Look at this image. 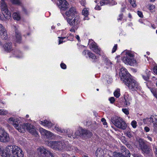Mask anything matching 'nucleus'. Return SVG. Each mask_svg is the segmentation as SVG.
I'll return each instance as SVG.
<instances>
[{
  "instance_id": "nucleus-1",
  "label": "nucleus",
  "mask_w": 157,
  "mask_h": 157,
  "mask_svg": "<svg viewBox=\"0 0 157 157\" xmlns=\"http://www.w3.org/2000/svg\"><path fill=\"white\" fill-rule=\"evenodd\" d=\"M8 123L13 125L19 132H24L27 130L30 133L36 137L38 135L35 127L28 123H21L20 120L17 118L11 117L7 120Z\"/></svg>"
},
{
  "instance_id": "nucleus-2",
  "label": "nucleus",
  "mask_w": 157,
  "mask_h": 157,
  "mask_svg": "<svg viewBox=\"0 0 157 157\" xmlns=\"http://www.w3.org/2000/svg\"><path fill=\"white\" fill-rule=\"evenodd\" d=\"M120 75L121 80L130 90L132 91L140 90L141 87L139 83L132 78V76L128 73L125 68H121Z\"/></svg>"
},
{
  "instance_id": "nucleus-3",
  "label": "nucleus",
  "mask_w": 157,
  "mask_h": 157,
  "mask_svg": "<svg viewBox=\"0 0 157 157\" xmlns=\"http://www.w3.org/2000/svg\"><path fill=\"white\" fill-rule=\"evenodd\" d=\"M48 146L56 151H77L78 149L75 147H72L69 142L63 140L59 141H51L48 143Z\"/></svg>"
},
{
  "instance_id": "nucleus-4",
  "label": "nucleus",
  "mask_w": 157,
  "mask_h": 157,
  "mask_svg": "<svg viewBox=\"0 0 157 157\" xmlns=\"http://www.w3.org/2000/svg\"><path fill=\"white\" fill-rule=\"evenodd\" d=\"M7 151L6 157H24L23 152L21 149L15 145H9L6 148Z\"/></svg>"
},
{
  "instance_id": "nucleus-5",
  "label": "nucleus",
  "mask_w": 157,
  "mask_h": 157,
  "mask_svg": "<svg viewBox=\"0 0 157 157\" xmlns=\"http://www.w3.org/2000/svg\"><path fill=\"white\" fill-rule=\"evenodd\" d=\"M122 54L124 55L122 60L125 64L132 66H137V63L136 60L133 58L134 55L132 52L126 51L122 52Z\"/></svg>"
},
{
  "instance_id": "nucleus-6",
  "label": "nucleus",
  "mask_w": 157,
  "mask_h": 157,
  "mask_svg": "<svg viewBox=\"0 0 157 157\" xmlns=\"http://www.w3.org/2000/svg\"><path fill=\"white\" fill-rule=\"evenodd\" d=\"M111 121L116 127L123 130L125 129L127 127L126 123L121 117L117 116L112 117L111 119Z\"/></svg>"
},
{
  "instance_id": "nucleus-7",
  "label": "nucleus",
  "mask_w": 157,
  "mask_h": 157,
  "mask_svg": "<svg viewBox=\"0 0 157 157\" xmlns=\"http://www.w3.org/2000/svg\"><path fill=\"white\" fill-rule=\"evenodd\" d=\"M144 123L149 124L152 123L153 132L157 133V115H153L150 118H146L143 119Z\"/></svg>"
},
{
  "instance_id": "nucleus-8",
  "label": "nucleus",
  "mask_w": 157,
  "mask_h": 157,
  "mask_svg": "<svg viewBox=\"0 0 157 157\" xmlns=\"http://www.w3.org/2000/svg\"><path fill=\"white\" fill-rule=\"evenodd\" d=\"M37 154L38 157H54L50 151L43 147L37 149Z\"/></svg>"
},
{
  "instance_id": "nucleus-9",
  "label": "nucleus",
  "mask_w": 157,
  "mask_h": 157,
  "mask_svg": "<svg viewBox=\"0 0 157 157\" xmlns=\"http://www.w3.org/2000/svg\"><path fill=\"white\" fill-rule=\"evenodd\" d=\"M6 0H1V6L2 8L1 11L5 18L7 20L11 17V13L7 8V5L5 2Z\"/></svg>"
},
{
  "instance_id": "nucleus-10",
  "label": "nucleus",
  "mask_w": 157,
  "mask_h": 157,
  "mask_svg": "<svg viewBox=\"0 0 157 157\" xmlns=\"http://www.w3.org/2000/svg\"><path fill=\"white\" fill-rule=\"evenodd\" d=\"M75 134L76 136H79L84 138H90L92 135L91 132L87 130L82 129L77 130L75 132Z\"/></svg>"
},
{
  "instance_id": "nucleus-11",
  "label": "nucleus",
  "mask_w": 157,
  "mask_h": 157,
  "mask_svg": "<svg viewBox=\"0 0 157 157\" xmlns=\"http://www.w3.org/2000/svg\"><path fill=\"white\" fill-rule=\"evenodd\" d=\"M10 138L9 134L4 128L0 127V141L6 143L10 141Z\"/></svg>"
},
{
  "instance_id": "nucleus-12",
  "label": "nucleus",
  "mask_w": 157,
  "mask_h": 157,
  "mask_svg": "<svg viewBox=\"0 0 157 157\" xmlns=\"http://www.w3.org/2000/svg\"><path fill=\"white\" fill-rule=\"evenodd\" d=\"M67 23L70 25H78L80 22V19L78 15L67 17Z\"/></svg>"
},
{
  "instance_id": "nucleus-13",
  "label": "nucleus",
  "mask_w": 157,
  "mask_h": 157,
  "mask_svg": "<svg viewBox=\"0 0 157 157\" xmlns=\"http://www.w3.org/2000/svg\"><path fill=\"white\" fill-rule=\"evenodd\" d=\"M55 128L58 133H65L66 132L68 137H71L72 136L74 138L76 137L75 136L73 135V131L72 130L67 129L65 131L64 129H62L61 128L59 127L57 125H56Z\"/></svg>"
},
{
  "instance_id": "nucleus-14",
  "label": "nucleus",
  "mask_w": 157,
  "mask_h": 157,
  "mask_svg": "<svg viewBox=\"0 0 157 157\" xmlns=\"http://www.w3.org/2000/svg\"><path fill=\"white\" fill-rule=\"evenodd\" d=\"M88 44L90 45V49L95 53L99 54V55H101V50L95 42L92 40H89Z\"/></svg>"
},
{
  "instance_id": "nucleus-15",
  "label": "nucleus",
  "mask_w": 157,
  "mask_h": 157,
  "mask_svg": "<svg viewBox=\"0 0 157 157\" xmlns=\"http://www.w3.org/2000/svg\"><path fill=\"white\" fill-rule=\"evenodd\" d=\"M40 132L42 135L48 139H53L55 138L54 135L52 132L43 128L40 129Z\"/></svg>"
},
{
  "instance_id": "nucleus-16",
  "label": "nucleus",
  "mask_w": 157,
  "mask_h": 157,
  "mask_svg": "<svg viewBox=\"0 0 157 157\" xmlns=\"http://www.w3.org/2000/svg\"><path fill=\"white\" fill-rule=\"evenodd\" d=\"M59 7L61 10H65L69 7V4L66 0H59Z\"/></svg>"
},
{
  "instance_id": "nucleus-17",
  "label": "nucleus",
  "mask_w": 157,
  "mask_h": 157,
  "mask_svg": "<svg viewBox=\"0 0 157 157\" xmlns=\"http://www.w3.org/2000/svg\"><path fill=\"white\" fill-rule=\"evenodd\" d=\"M0 35L2 39L6 40L7 39L8 36L6 30L1 24H0Z\"/></svg>"
},
{
  "instance_id": "nucleus-18",
  "label": "nucleus",
  "mask_w": 157,
  "mask_h": 157,
  "mask_svg": "<svg viewBox=\"0 0 157 157\" xmlns=\"http://www.w3.org/2000/svg\"><path fill=\"white\" fill-rule=\"evenodd\" d=\"M124 104L126 106H129L132 101V98L131 96L128 94V93L125 92L124 94Z\"/></svg>"
},
{
  "instance_id": "nucleus-19",
  "label": "nucleus",
  "mask_w": 157,
  "mask_h": 157,
  "mask_svg": "<svg viewBox=\"0 0 157 157\" xmlns=\"http://www.w3.org/2000/svg\"><path fill=\"white\" fill-rule=\"evenodd\" d=\"M82 54L87 57L88 56L89 58H91L94 60H98V57L95 56L94 54L88 50H84L82 52Z\"/></svg>"
},
{
  "instance_id": "nucleus-20",
  "label": "nucleus",
  "mask_w": 157,
  "mask_h": 157,
  "mask_svg": "<svg viewBox=\"0 0 157 157\" xmlns=\"http://www.w3.org/2000/svg\"><path fill=\"white\" fill-rule=\"evenodd\" d=\"M76 11L74 7L71 8L68 10L65 13V14L68 17H73L74 16H76Z\"/></svg>"
},
{
  "instance_id": "nucleus-21",
  "label": "nucleus",
  "mask_w": 157,
  "mask_h": 157,
  "mask_svg": "<svg viewBox=\"0 0 157 157\" xmlns=\"http://www.w3.org/2000/svg\"><path fill=\"white\" fill-rule=\"evenodd\" d=\"M40 124L47 127L48 128H50L54 125L53 123H52L51 121L47 120H45L44 121H40L39 122Z\"/></svg>"
},
{
  "instance_id": "nucleus-22",
  "label": "nucleus",
  "mask_w": 157,
  "mask_h": 157,
  "mask_svg": "<svg viewBox=\"0 0 157 157\" xmlns=\"http://www.w3.org/2000/svg\"><path fill=\"white\" fill-rule=\"evenodd\" d=\"M15 41L17 43H20L21 40V33L18 31L17 29H16L15 30Z\"/></svg>"
},
{
  "instance_id": "nucleus-23",
  "label": "nucleus",
  "mask_w": 157,
  "mask_h": 157,
  "mask_svg": "<svg viewBox=\"0 0 157 157\" xmlns=\"http://www.w3.org/2000/svg\"><path fill=\"white\" fill-rule=\"evenodd\" d=\"M102 58L105 63L106 65L108 66V67H111L112 63L107 57L106 56L103 55L102 56Z\"/></svg>"
},
{
  "instance_id": "nucleus-24",
  "label": "nucleus",
  "mask_w": 157,
  "mask_h": 157,
  "mask_svg": "<svg viewBox=\"0 0 157 157\" xmlns=\"http://www.w3.org/2000/svg\"><path fill=\"white\" fill-rule=\"evenodd\" d=\"M105 154L104 151L100 148H98L95 152L96 157H101L102 156H103Z\"/></svg>"
},
{
  "instance_id": "nucleus-25",
  "label": "nucleus",
  "mask_w": 157,
  "mask_h": 157,
  "mask_svg": "<svg viewBox=\"0 0 157 157\" xmlns=\"http://www.w3.org/2000/svg\"><path fill=\"white\" fill-rule=\"evenodd\" d=\"M4 48L5 51L10 52L12 49V44L11 43H6L5 44Z\"/></svg>"
},
{
  "instance_id": "nucleus-26",
  "label": "nucleus",
  "mask_w": 157,
  "mask_h": 157,
  "mask_svg": "<svg viewBox=\"0 0 157 157\" xmlns=\"http://www.w3.org/2000/svg\"><path fill=\"white\" fill-rule=\"evenodd\" d=\"M141 148L144 153L148 154L149 153L150 149L146 145H144L141 146Z\"/></svg>"
},
{
  "instance_id": "nucleus-27",
  "label": "nucleus",
  "mask_w": 157,
  "mask_h": 157,
  "mask_svg": "<svg viewBox=\"0 0 157 157\" xmlns=\"http://www.w3.org/2000/svg\"><path fill=\"white\" fill-rule=\"evenodd\" d=\"M12 16L13 18L17 21H19L21 18L20 14L18 12L14 13Z\"/></svg>"
},
{
  "instance_id": "nucleus-28",
  "label": "nucleus",
  "mask_w": 157,
  "mask_h": 157,
  "mask_svg": "<svg viewBox=\"0 0 157 157\" xmlns=\"http://www.w3.org/2000/svg\"><path fill=\"white\" fill-rule=\"evenodd\" d=\"M7 151L4 149L2 146L0 145V155L2 157H6Z\"/></svg>"
},
{
  "instance_id": "nucleus-29",
  "label": "nucleus",
  "mask_w": 157,
  "mask_h": 157,
  "mask_svg": "<svg viewBox=\"0 0 157 157\" xmlns=\"http://www.w3.org/2000/svg\"><path fill=\"white\" fill-rule=\"evenodd\" d=\"M82 13L85 17L84 18V20H88L89 19L87 17V16L89 14V12L86 8L83 9L82 11Z\"/></svg>"
},
{
  "instance_id": "nucleus-30",
  "label": "nucleus",
  "mask_w": 157,
  "mask_h": 157,
  "mask_svg": "<svg viewBox=\"0 0 157 157\" xmlns=\"http://www.w3.org/2000/svg\"><path fill=\"white\" fill-rule=\"evenodd\" d=\"M117 153H118L117 152ZM119 153L121 154V155L122 156H123L124 157H130V154L129 151L128 149H127L126 151L124 153H122L120 152Z\"/></svg>"
},
{
  "instance_id": "nucleus-31",
  "label": "nucleus",
  "mask_w": 157,
  "mask_h": 157,
  "mask_svg": "<svg viewBox=\"0 0 157 157\" xmlns=\"http://www.w3.org/2000/svg\"><path fill=\"white\" fill-rule=\"evenodd\" d=\"M150 90L154 96L157 99V90L155 88L150 89Z\"/></svg>"
},
{
  "instance_id": "nucleus-32",
  "label": "nucleus",
  "mask_w": 157,
  "mask_h": 157,
  "mask_svg": "<svg viewBox=\"0 0 157 157\" xmlns=\"http://www.w3.org/2000/svg\"><path fill=\"white\" fill-rule=\"evenodd\" d=\"M11 3L17 5H21V3L19 0H10Z\"/></svg>"
},
{
  "instance_id": "nucleus-33",
  "label": "nucleus",
  "mask_w": 157,
  "mask_h": 157,
  "mask_svg": "<svg viewBox=\"0 0 157 157\" xmlns=\"http://www.w3.org/2000/svg\"><path fill=\"white\" fill-rule=\"evenodd\" d=\"M109 0H102L100 2V4L101 6L106 5L109 4Z\"/></svg>"
},
{
  "instance_id": "nucleus-34",
  "label": "nucleus",
  "mask_w": 157,
  "mask_h": 157,
  "mask_svg": "<svg viewBox=\"0 0 157 157\" xmlns=\"http://www.w3.org/2000/svg\"><path fill=\"white\" fill-rule=\"evenodd\" d=\"M72 26L70 29V31L71 32L75 33L78 27V25H72Z\"/></svg>"
},
{
  "instance_id": "nucleus-35",
  "label": "nucleus",
  "mask_w": 157,
  "mask_h": 157,
  "mask_svg": "<svg viewBox=\"0 0 157 157\" xmlns=\"http://www.w3.org/2000/svg\"><path fill=\"white\" fill-rule=\"evenodd\" d=\"M114 96L117 98H118L120 95V91L119 89H117L114 92Z\"/></svg>"
},
{
  "instance_id": "nucleus-36",
  "label": "nucleus",
  "mask_w": 157,
  "mask_h": 157,
  "mask_svg": "<svg viewBox=\"0 0 157 157\" xmlns=\"http://www.w3.org/2000/svg\"><path fill=\"white\" fill-rule=\"evenodd\" d=\"M148 7L149 10L151 12H153L155 11V6L154 5H153L149 4L148 5Z\"/></svg>"
},
{
  "instance_id": "nucleus-37",
  "label": "nucleus",
  "mask_w": 157,
  "mask_h": 157,
  "mask_svg": "<svg viewBox=\"0 0 157 157\" xmlns=\"http://www.w3.org/2000/svg\"><path fill=\"white\" fill-rule=\"evenodd\" d=\"M128 1L133 7L135 8L136 7V1L135 0H128Z\"/></svg>"
},
{
  "instance_id": "nucleus-38",
  "label": "nucleus",
  "mask_w": 157,
  "mask_h": 157,
  "mask_svg": "<svg viewBox=\"0 0 157 157\" xmlns=\"http://www.w3.org/2000/svg\"><path fill=\"white\" fill-rule=\"evenodd\" d=\"M8 112L7 110L0 109V115H6L8 113Z\"/></svg>"
},
{
  "instance_id": "nucleus-39",
  "label": "nucleus",
  "mask_w": 157,
  "mask_h": 157,
  "mask_svg": "<svg viewBox=\"0 0 157 157\" xmlns=\"http://www.w3.org/2000/svg\"><path fill=\"white\" fill-rule=\"evenodd\" d=\"M131 124L132 127L134 128H136L137 127V122L135 120H133L132 121Z\"/></svg>"
},
{
  "instance_id": "nucleus-40",
  "label": "nucleus",
  "mask_w": 157,
  "mask_h": 157,
  "mask_svg": "<svg viewBox=\"0 0 157 157\" xmlns=\"http://www.w3.org/2000/svg\"><path fill=\"white\" fill-rule=\"evenodd\" d=\"M58 38L59 39V44L63 43L64 41H63V40L65 39L66 38V37H59Z\"/></svg>"
},
{
  "instance_id": "nucleus-41",
  "label": "nucleus",
  "mask_w": 157,
  "mask_h": 157,
  "mask_svg": "<svg viewBox=\"0 0 157 157\" xmlns=\"http://www.w3.org/2000/svg\"><path fill=\"white\" fill-rule=\"evenodd\" d=\"M113 157H124L123 156L121 155V154L117 153V152L113 153Z\"/></svg>"
},
{
  "instance_id": "nucleus-42",
  "label": "nucleus",
  "mask_w": 157,
  "mask_h": 157,
  "mask_svg": "<svg viewBox=\"0 0 157 157\" xmlns=\"http://www.w3.org/2000/svg\"><path fill=\"white\" fill-rule=\"evenodd\" d=\"M122 111L126 115H128L129 114V111L128 109H122Z\"/></svg>"
},
{
  "instance_id": "nucleus-43",
  "label": "nucleus",
  "mask_w": 157,
  "mask_h": 157,
  "mask_svg": "<svg viewBox=\"0 0 157 157\" xmlns=\"http://www.w3.org/2000/svg\"><path fill=\"white\" fill-rule=\"evenodd\" d=\"M109 4L110 5L113 6L116 5L117 4V3L114 0H109Z\"/></svg>"
},
{
  "instance_id": "nucleus-44",
  "label": "nucleus",
  "mask_w": 157,
  "mask_h": 157,
  "mask_svg": "<svg viewBox=\"0 0 157 157\" xmlns=\"http://www.w3.org/2000/svg\"><path fill=\"white\" fill-rule=\"evenodd\" d=\"M127 149L124 146H122L121 147V151L122 153H124Z\"/></svg>"
},
{
  "instance_id": "nucleus-45",
  "label": "nucleus",
  "mask_w": 157,
  "mask_h": 157,
  "mask_svg": "<svg viewBox=\"0 0 157 157\" xmlns=\"http://www.w3.org/2000/svg\"><path fill=\"white\" fill-rule=\"evenodd\" d=\"M109 100L111 103L113 104L115 101V98L113 97H111L109 98Z\"/></svg>"
},
{
  "instance_id": "nucleus-46",
  "label": "nucleus",
  "mask_w": 157,
  "mask_h": 157,
  "mask_svg": "<svg viewBox=\"0 0 157 157\" xmlns=\"http://www.w3.org/2000/svg\"><path fill=\"white\" fill-rule=\"evenodd\" d=\"M123 13H121L119 15L118 18H117V20L118 21H121L123 18Z\"/></svg>"
},
{
  "instance_id": "nucleus-47",
  "label": "nucleus",
  "mask_w": 157,
  "mask_h": 157,
  "mask_svg": "<svg viewBox=\"0 0 157 157\" xmlns=\"http://www.w3.org/2000/svg\"><path fill=\"white\" fill-rule=\"evenodd\" d=\"M126 135L129 138L132 137V134L131 133L130 131H127L126 133Z\"/></svg>"
},
{
  "instance_id": "nucleus-48",
  "label": "nucleus",
  "mask_w": 157,
  "mask_h": 157,
  "mask_svg": "<svg viewBox=\"0 0 157 157\" xmlns=\"http://www.w3.org/2000/svg\"><path fill=\"white\" fill-rule=\"evenodd\" d=\"M117 44H115L112 50V53H113L117 49Z\"/></svg>"
},
{
  "instance_id": "nucleus-49",
  "label": "nucleus",
  "mask_w": 157,
  "mask_h": 157,
  "mask_svg": "<svg viewBox=\"0 0 157 157\" xmlns=\"http://www.w3.org/2000/svg\"><path fill=\"white\" fill-rule=\"evenodd\" d=\"M101 121L103 123V124L105 125H107V123L106 121V120L104 118H102L101 119Z\"/></svg>"
},
{
  "instance_id": "nucleus-50",
  "label": "nucleus",
  "mask_w": 157,
  "mask_h": 157,
  "mask_svg": "<svg viewBox=\"0 0 157 157\" xmlns=\"http://www.w3.org/2000/svg\"><path fill=\"white\" fill-rule=\"evenodd\" d=\"M154 73L157 75V66H155L153 68Z\"/></svg>"
},
{
  "instance_id": "nucleus-51",
  "label": "nucleus",
  "mask_w": 157,
  "mask_h": 157,
  "mask_svg": "<svg viewBox=\"0 0 157 157\" xmlns=\"http://www.w3.org/2000/svg\"><path fill=\"white\" fill-rule=\"evenodd\" d=\"M60 67L63 69H65L66 68V65L64 63H62L60 64Z\"/></svg>"
},
{
  "instance_id": "nucleus-52",
  "label": "nucleus",
  "mask_w": 157,
  "mask_h": 157,
  "mask_svg": "<svg viewBox=\"0 0 157 157\" xmlns=\"http://www.w3.org/2000/svg\"><path fill=\"white\" fill-rule=\"evenodd\" d=\"M137 14L138 16L140 17H143V15L142 13L140 11H138L137 12Z\"/></svg>"
},
{
  "instance_id": "nucleus-53",
  "label": "nucleus",
  "mask_w": 157,
  "mask_h": 157,
  "mask_svg": "<svg viewBox=\"0 0 157 157\" xmlns=\"http://www.w3.org/2000/svg\"><path fill=\"white\" fill-rule=\"evenodd\" d=\"M150 128L147 126H145L144 127V131L146 132H148L150 131Z\"/></svg>"
},
{
  "instance_id": "nucleus-54",
  "label": "nucleus",
  "mask_w": 157,
  "mask_h": 157,
  "mask_svg": "<svg viewBox=\"0 0 157 157\" xmlns=\"http://www.w3.org/2000/svg\"><path fill=\"white\" fill-rule=\"evenodd\" d=\"M142 77L146 81H147L148 79H149L148 76L147 75L144 76V75H143Z\"/></svg>"
},
{
  "instance_id": "nucleus-55",
  "label": "nucleus",
  "mask_w": 157,
  "mask_h": 157,
  "mask_svg": "<svg viewBox=\"0 0 157 157\" xmlns=\"http://www.w3.org/2000/svg\"><path fill=\"white\" fill-rule=\"evenodd\" d=\"M86 3L85 0H82L81 2V4L83 6H85L86 5Z\"/></svg>"
},
{
  "instance_id": "nucleus-56",
  "label": "nucleus",
  "mask_w": 157,
  "mask_h": 157,
  "mask_svg": "<svg viewBox=\"0 0 157 157\" xmlns=\"http://www.w3.org/2000/svg\"><path fill=\"white\" fill-rule=\"evenodd\" d=\"M133 156L134 157H143L141 155L137 154H134Z\"/></svg>"
},
{
  "instance_id": "nucleus-57",
  "label": "nucleus",
  "mask_w": 157,
  "mask_h": 157,
  "mask_svg": "<svg viewBox=\"0 0 157 157\" xmlns=\"http://www.w3.org/2000/svg\"><path fill=\"white\" fill-rule=\"evenodd\" d=\"M95 9L97 10H100L101 9V8L99 6L97 5L95 7Z\"/></svg>"
},
{
  "instance_id": "nucleus-58",
  "label": "nucleus",
  "mask_w": 157,
  "mask_h": 157,
  "mask_svg": "<svg viewBox=\"0 0 157 157\" xmlns=\"http://www.w3.org/2000/svg\"><path fill=\"white\" fill-rule=\"evenodd\" d=\"M154 151L156 157H157V147H156L154 148Z\"/></svg>"
},
{
  "instance_id": "nucleus-59",
  "label": "nucleus",
  "mask_w": 157,
  "mask_h": 157,
  "mask_svg": "<svg viewBox=\"0 0 157 157\" xmlns=\"http://www.w3.org/2000/svg\"><path fill=\"white\" fill-rule=\"evenodd\" d=\"M147 140H149L151 142H152V139L151 137L149 136H147Z\"/></svg>"
},
{
  "instance_id": "nucleus-60",
  "label": "nucleus",
  "mask_w": 157,
  "mask_h": 157,
  "mask_svg": "<svg viewBox=\"0 0 157 157\" xmlns=\"http://www.w3.org/2000/svg\"><path fill=\"white\" fill-rule=\"evenodd\" d=\"M62 156L63 157H69V155L66 153H64L62 154Z\"/></svg>"
},
{
  "instance_id": "nucleus-61",
  "label": "nucleus",
  "mask_w": 157,
  "mask_h": 157,
  "mask_svg": "<svg viewBox=\"0 0 157 157\" xmlns=\"http://www.w3.org/2000/svg\"><path fill=\"white\" fill-rule=\"evenodd\" d=\"M15 54H19V53H20V55L21 54V53L19 51H17V50L15 52Z\"/></svg>"
},
{
  "instance_id": "nucleus-62",
  "label": "nucleus",
  "mask_w": 157,
  "mask_h": 157,
  "mask_svg": "<svg viewBox=\"0 0 157 157\" xmlns=\"http://www.w3.org/2000/svg\"><path fill=\"white\" fill-rule=\"evenodd\" d=\"M75 38L78 40V41H80V37L78 35H76L75 36Z\"/></svg>"
},
{
  "instance_id": "nucleus-63",
  "label": "nucleus",
  "mask_w": 157,
  "mask_h": 157,
  "mask_svg": "<svg viewBox=\"0 0 157 157\" xmlns=\"http://www.w3.org/2000/svg\"><path fill=\"white\" fill-rule=\"evenodd\" d=\"M22 10L26 14H27L26 10L25 8L22 7Z\"/></svg>"
},
{
  "instance_id": "nucleus-64",
  "label": "nucleus",
  "mask_w": 157,
  "mask_h": 157,
  "mask_svg": "<svg viewBox=\"0 0 157 157\" xmlns=\"http://www.w3.org/2000/svg\"><path fill=\"white\" fill-rule=\"evenodd\" d=\"M128 17L130 18H132V15L130 13H128Z\"/></svg>"
}]
</instances>
